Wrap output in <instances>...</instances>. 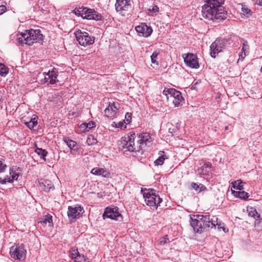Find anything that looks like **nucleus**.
Listing matches in <instances>:
<instances>
[{
  "label": "nucleus",
  "instance_id": "nucleus-1",
  "mask_svg": "<svg viewBox=\"0 0 262 262\" xmlns=\"http://www.w3.org/2000/svg\"><path fill=\"white\" fill-rule=\"evenodd\" d=\"M202 7V16L208 21L219 23L227 18L228 13L222 6L224 0H204Z\"/></svg>",
  "mask_w": 262,
  "mask_h": 262
},
{
  "label": "nucleus",
  "instance_id": "nucleus-2",
  "mask_svg": "<svg viewBox=\"0 0 262 262\" xmlns=\"http://www.w3.org/2000/svg\"><path fill=\"white\" fill-rule=\"evenodd\" d=\"M17 38L18 42L21 45H32L35 42H41L43 35L39 30L30 29L26 30L24 33H20Z\"/></svg>",
  "mask_w": 262,
  "mask_h": 262
},
{
  "label": "nucleus",
  "instance_id": "nucleus-3",
  "mask_svg": "<svg viewBox=\"0 0 262 262\" xmlns=\"http://www.w3.org/2000/svg\"><path fill=\"white\" fill-rule=\"evenodd\" d=\"M141 191L146 205L150 206L151 209L157 208L162 202V199L157 194L156 191L153 189H145Z\"/></svg>",
  "mask_w": 262,
  "mask_h": 262
},
{
  "label": "nucleus",
  "instance_id": "nucleus-4",
  "mask_svg": "<svg viewBox=\"0 0 262 262\" xmlns=\"http://www.w3.org/2000/svg\"><path fill=\"white\" fill-rule=\"evenodd\" d=\"M73 11L76 15L80 16L83 19H93L97 21L102 20V16L101 14L93 9L82 7L78 9H75Z\"/></svg>",
  "mask_w": 262,
  "mask_h": 262
},
{
  "label": "nucleus",
  "instance_id": "nucleus-5",
  "mask_svg": "<svg viewBox=\"0 0 262 262\" xmlns=\"http://www.w3.org/2000/svg\"><path fill=\"white\" fill-rule=\"evenodd\" d=\"M136 134L134 132H130L127 134V136L122 137L119 142V147L125 151L134 152L138 151L140 149V146L133 147L132 143L135 140Z\"/></svg>",
  "mask_w": 262,
  "mask_h": 262
},
{
  "label": "nucleus",
  "instance_id": "nucleus-6",
  "mask_svg": "<svg viewBox=\"0 0 262 262\" xmlns=\"http://www.w3.org/2000/svg\"><path fill=\"white\" fill-rule=\"evenodd\" d=\"M152 142L151 137L149 133H143L136 135V138L134 142L132 143L133 147L140 146V149L138 151H134L140 152L144 149L146 146H149Z\"/></svg>",
  "mask_w": 262,
  "mask_h": 262
},
{
  "label": "nucleus",
  "instance_id": "nucleus-7",
  "mask_svg": "<svg viewBox=\"0 0 262 262\" xmlns=\"http://www.w3.org/2000/svg\"><path fill=\"white\" fill-rule=\"evenodd\" d=\"M74 34L79 44L83 47L91 45L95 41V38L94 36H90L88 33L82 32L80 30L76 31Z\"/></svg>",
  "mask_w": 262,
  "mask_h": 262
},
{
  "label": "nucleus",
  "instance_id": "nucleus-8",
  "mask_svg": "<svg viewBox=\"0 0 262 262\" xmlns=\"http://www.w3.org/2000/svg\"><path fill=\"white\" fill-rule=\"evenodd\" d=\"M10 254L11 257L20 261L25 259L26 250L23 244H17L11 247Z\"/></svg>",
  "mask_w": 262,
  "mask_h": 262
},
{
  "label": "nucleus",
  "instance_id": "nucleus-9",
  "mask_svg": "<svg viewBox=\"0 0 262 262\" xmlns=\"http://www.w3.org/2000/svg\"><path fill=\"white\" fill-rule=\"evenodd\" d=\"M163 94L166 96L169 95L173 98L172 101L176 107L182 105V103L184 100L181 92L173 88L165 89L163 91Z\"/></svg>",
  "mask_w": 262,
  "mask_h": 262
},
{
  "label": "nucleus",
  "instance_id": "nucleus-10",
  "mask_svg": "<svg viewBox=\"0 0 262 262\" xmlns=\"http://www.w3.org/2000/svg\"><path fill=\"white\" fill-rule=\"evenodd\" d=\"M226 40L223 38H217L210 46V55L215 58L216 55L222 52L226 47Z\"/></svg>",
  "mask_w": 262,
  "mask_h": 262
},
{
  "label": "nucleus",
  "instance_id": "nucleus-11",
  "mask_svg": "<svg viewBox=\"0 0 262 262\" xmlns=\"http://www.w3.org/2000/svg\"><path fill=\"white\" fill-rule=\"evenodd\" d=\"M58 71L55 68L52 71H49L48 72H43L42 76L43 77L40 80V82L41 84H54L58 80L56 79L58 76Z\"/></svg>",
  "mask_w": 262,
  "mask_h": 262
},
{
  "label": "nucleus",
  "instance_id": "nucleus-12",
  "mask_svg": "<svg viewBox=\"0 0 262 262\" xmlns=\"http://www.w3.org/2000/svg\"><path fill=\"white\" fill-rule=\"evenodd\" d=\"M196 217L200 220L204 231L210 228H212L214 226L215 222H216L217 217L213 216L210 219L209 215H197Z\"/></svg>",
  "mask_w": 262,
  "mask_h": 262
},
{
  "label": "nucleus",
  "instance_id": "nucleus-13",
  "mask_svg": "<svg viewBox=\"0 0 262 262\" xmlns=\"http://www.w3.org/2000/svg\"><path fill=\"white\" fill-rule=\"evenodd\" d=\"M118 209L117 207L114 206L106 207L102 215L103 219L108 218L116 221L118 220V218L121 216Z\"/></svg>",
  "mask_w": 262,
  "mask_h": 262
},
{
  "label": "nucleus",
  "instance_id": "nucleus-14",
  "mask_svg": "<svg viewBox=\"0 0 262 262\" xmlns=\"http://www.w3.org/2000/svg\"><path fill=\"white\" fill-rule=\"evenodd\" d=\"M184 61L187 66L192 69H198L199 64L196 56L192 53L184 54L182 55Z\"/></svg>",
  "mask_w": 262,
  "mask_h": 262
},
{
  "label": "nucleus",
  "instance_id": "nucleus-15",
  "mask_svg": "<svg viewBox=\"0 0 262 262\" xmlns=\"http://www.w3.org/2000/svg\"><path fill=\"white\" fill-rule=\"evenodd\" d=\"M84 212L83 207L77 205L75 207L69 206L68 216L71 219L79 218Z\"/></svg>",
  "mask_w": 262,
  "mask_h": 262
},
{
  "label": "nucleus",
  "instance_id": "nucleus-16",
  "mask_svg": "<svg viewBox=\"0 0 262 262\" xmlns=\"http://www.w3.org/2000/svg\"><path fill=\"white\" fill-rule=\"evenodd\" d=\"M135 29L139 35L145 37L149 36L152 32L151 27L148 26L145 23L141 24L137 26Z\"/></svg>",
  "mask_w": 262,
  "mask_h": 262
},
{
  "label": "nucleus",
  "instance_id": "nucleus-17",
  "mask_svg": "<svg viewBox=\"0 0 262 262\" xmlns=\"http://www.w3.org/2000/svg\"><path fill=\"white\" fill-rule=\"evenodd\" d=\"M91 173L105 178H111V172L106 168L94 167L91 170Z\"/></svg>",
  "mask_w": 262,
  "mask_h": 262
},
{
  "label": "nucleus",
  "instance_id": "nucleus-18",
  "mask_svg": "<svg viewBox=\"0 0 262 262\" xmlns=\"http://www.w3.org/2000/svg\"><path fill=\"white\" fill-rule=\"evenodd\" d=\"M118 108L115 103L109 104L104 111V116L107 118H114L116 117Z\"/></svg>",
  "mask_w": 262,
  "mask_h": 262
},
{
  "label": "nucleus",
  "instance_id": "nucleus-19",
  "mask_svg": "<svg viewBox=\"0 0 262 262\" xmlns=\"http://www.w3.org/2000/svg\"><path fill=\"white\" fill-rule=\"evenodd\" d=\"M70 256L75 262H85L84 255L80 254L77 249L72 248L71 249Z\"/></svg>",
  "mask_w": 262,
  "mask_h": 262
},
{
  "label": "nucleus",
  "instance_id": "nucleus-20",
  "mask_svg": "<svg viewBox=\"0 0 262 262\" xmlns=\"http://www.w3.org/2000/svg\"><path fill=\"white\" fill-rule=\"evenodd\" d=\"M39 184L40 188L46 192H49L50 190L54 189L53 183L49 180L41 179L39 181Z\"/></svg>",
  "mask_w": 262,
  "mask_h": 262
},
{
  "label": "nucleus",
  "instance_id": "nucleus-21",
  "mask_svg": "<svg viewBox=\"0 0 262 262\" xmlns=\"http://www.w3.org/2000/svg\"><path fill=\"white\" fill-rule=\"evenodd\" d=\"M129 1L127 0H117L115 4V9L117 12L128 11L129 7Z\"/></svg>",
  "mask_w": 262,
  "mask_h": 262
},
{
  "label": "nucleus",
  "instance_id": "nucleus-22",
  "mask_svg": "<svg viewBox=\"0 0 262 262\" xmlns=\"http://www.w3.org/2000/svg\"><path fill=\"white\" fill-rule=\"evenodd\" d=\"M190 222V225L193 228L194 232L201 233L204 231L202 224L201 222H200V220L198 218L193 219L191 217Z\"/></svg>",
  "mask_w": 262,
  "mask_h": 262
},
{
  "label": "nucleus",
  "instance_id": "nucleus-23",
  "mask_svg": "<svg viewBox=\"0 0 262 262\" xmlns=\"http://www.w3.org/2000/svg\"><path fill=\"white\" fill-rule=\"evenodd\" d=\"M211 168V164L209 162L204 163L203 165L198 168L196 170V173L198 175H207L208 174Z\"/></svg>",
  "mask_w": 262,
  "mask_h": 262
},
{
  "label": "nucleus",
  "instance_id": "nucleus-24",
  "mask_svg": "<svg viewBox=\"0 0 262 262\" xmlns=\"http://www.w3.org/2000/svg\"><path fill=\"white\" fill-rule=\"evenodd\" d=\"M63 141L71 150L77 151L79 149V146L77 142L74 140H71L69 137L63 138Z\"/></svg>",
  "mask_w": 262,
  "mask_h": 262
},
{
  "label": "nucleus",
  "instance_id": "nucleus-25",
  "mask_svg": "<svg viewBox=\"0 0 262 262\" xmlns=\"http://www.w3.org/2000/svg\"><path fill=\"white\" fill-rule=\"evenodd\" d=\"M95 126V123L93 121H90L89 123H82L79 126V129L81 132H88L90 129Z\"/></svg>",
  "mask_w": 262,
  "mask_h": 262
},
{
  "label": "nucleus",
  "instance_id": "nucleus-26",
  "mask_svg": "<svg viewBox=\"0 0 262 262\" xmlns=\"http://www.w3.org/2000/svg\"><path fill=\"white\" fill-rule=\"evenodd\" d=\"M190 187L191 189H193L198 193H200L207 190L206 186L201 183L198 184L194 182H192L190 184Z\"/></svg>",
  "mask_w": 262,
  "mask_h": 262
},
{
  "label": "nucleus",
  "instance_id": "nucleus-27",
  "mask_svg": "<svg viewBox=\"0 0 262 262\" xmlns=\"http://www.w3.org/2000/svg\"><path fill=\"white\" fill-rule=\"evenodd\" d=\"M43 226H46L48 224L49 226H51L53 225L52 217L51 215H46L39 222Z\"/></svg>",
  "mask_w": 262,
  "mask_h": 262
},
{
  "label": "nucleus",
  "instance_id": "nucleus-28",
  "mask_svg": "<svg viewBox=\"0 0 262 262\" xmlns=\"http://www.w3.org/2000/svg\"><path fill=\"white\" fill-rule=\"evenodd\" d=\"M232 193L234 194L235 196L244 200H246L249 196V193L244 191H232Z\"/></svg>",
  "mask_w": 262,
  "mask_h": 262
},
{
  "label": "nucleus",
  "instance_id": "nucleus-29",
  "mask_svg": "<svg viewBox=\"0 0 262 262\" xmlns=\"http://www.w3.org/2000/svg\"><path fill=\"white\" fill-rule=\"evenodd\" d=\"M35 152L40 157V158L42 159L44 161H46L45 157L47 156L48 154V152L45 150L41 148H39L35 146Z\"/></svg>",
  "mask_w": 262,
  "mask_h": 262
},
{
  "label": "nucleus",
  "instance_id": "nucleus-30",
  "mask_svg": "<svg viewBox=\"0 0 262 262\" xmlns=\"http://www.w3.org/2000/svg\"><path fill=\"white\" fill-rule=\"evenodd\" d=\"M16 169L17 168L16 167H12L10 168L9 174L11 176V178L12 179L13 182L14 181V180H17L19 176V172H16Z\"/></svg>",
  "mask_w": 262,
  "mask_h": 262
},
{
  "label": "nucleus",
  "instance_id": "nucleus-31",
  "mask_svg": "<svg viewBox=\"0 0 262 262\" xmlns=\"http://www.w3.org/2000/svg\"><path fill=\"white\" fill-rule=\"evenodd\" d=\"M243 184L244 183L241 180L235 181L232 183L233 188L239 190L244 189Z\"/></svg>",
  "mask_w": 262,
  "mask_h": 262
},
{
  "label": "nucleus",
  "instance_id": "nucleus-32",
  "mask_svg": "<svg viewBox=\"0 0 262 262\" xmlns=\"http://www.w3.org/2000/svg\"><path fill=\"white\" fill-rule=\"evenodd\" d=\"M27 126L30 128L32 129L37 124V121L35 118H32L29 121L25 122Z\"/></svg>",
  "mask_w": 262,
  "mask_h": 262
},
{
  "label": "nucleus",
  "instance_id": "nucleus-33",
  "mask_svg": "<svg viewBox=\"0 0 262 262\" xmlns=\"http://www.w3.org/2000/svg\"><path fill=\"white\" fill-rule=\"evenodd\" d=\"M97 140L93 135H89L86 139V143L89 145L96 144L97 143Z\"/></svg>",
  "mask_w": 262,
  "mask_h": 262
},
{
  "label": "nucleus",
  "instance_id": "nucleus-34",
  "mask_svg": "<svg viewBox=\"0 0 262 262\" xmlns=\"http://www.w3.org/2000/svg\"><path fill=\"white\" fill-rule=\"evenodd\" d=\"M9 71V69L4 64L0 63V75L2 76H6Z\"/></svg>",
  "mask_w": 262,
  "mask_h": 262
},
{
  "label": "nucleus",
  "instance_id": "nucleus-35",
  "mask_svg": "<svg viewBox=\"0 0 262 262\" xmlns=\"http://www.w3.org/2000/svg\"><path fill=\"white\" fill-rule=\"evenodd\" d=\"M248 215L254 219H258L260 217V215L257 213L256 210L253 208H251L248 210Z\"/></svg>",
  "mask_w": 262,
  "mask_h": 262
},
{
  "label": "nucleus",
  "instance_id": "nucleus-36",
  "mask_svg": "<svg viewBox=\"0 0 262 262\" xmlns=\"http://www.w3.org/2000/svg\"><path fill=\"white\" fill-rule=\"evenodd\" d=\"M159 54V52H157V51H154L152 55L150 56L151 58V61L152 63L155 64L156 65L158 66L159 65L158 62L156 60V58L157 57Z\"/></svg>",
  "mask_w": 262,
  "mask_h": 262
},
{
  "label": "nucleus",
  "instance_id": "nucleus-37",
  "mask_svg": "<svg viewBox=\"0 0 262 262\" xmlns=\"http://www.w3.org/2000/svg\"><path fill=\"white\" fill-rule=\"evenodd\" d=\"M165 159L163 156H160L155 162V165H162L164 163V160Z\"/></svg>",
  "mask_w": 262,
  "mask_h": 262
},
{
  "label": "nucleus",
  "instance_id": "nucleus-38",
  "mask_svg": "<svg viewBox=\"0 0 262 262\" xmlns=\"http://www.w3.org/2000/svg\"><path fill=\"white\" fill-rule=\"evenodd\" d=\"M222 225H223V224H222V223L221 222H217V219L216 220V222H215V224H214V226L213 227H215L216 226H217V228L219 229H223V230L224 232H226V231H225V228L222 226Z\"/></svg>",
  "mask_w": 262,
  "mask_h": 262
},
{
  "label": "nucleus",
  "instance_id": "nucleus-39",
  "mask_svg": "<svg viewBox=\"0 0 262 262\" xmlns=\"http://www.w3.org/2000/svg\"><path fill=\"white\" fill-rule=\"evenodd\" d=\"M168 242H169V241L167 238V235H165L164 237L161 239L160 243L161 245H164Z\"/></svg>",
  "mask_w": 262,
  "mask_h": 262
},
{
  "label": "nucleus",
  "instance_id": "nucleus-40",
  "mask_svg": "<svg viewBox=\"0 0 262 262\" xmlns=\"http://www.w3.org/2000/svg\"><path fill=\"white\" fill-rule=\"evenodd\" d=\"M125 118L127 123H129L132 120V114L129 113H126Z\"/></svg>",
  "mask_w": 262,
  "mask_h": 262
},
{
  "label": "nucleus",
  "instance_id": "nucleus-41",
  "mask_svg": "<svg viewBox=\"0 0 262 262\" xmlns=\"http://www.w3.org/2000/svg\"><path fill=\"white\" fill-rule=\"evenodd\" d=\"M7 167V165L3 163V161L0 160V173L3 172Z\"/></svg>",
  "mask_w": 262,
  "mask_h": 262
},
{
  "label": "nucleus",
  "instance_id": "nucleus-42",
  "mask_svg": "<svg viewBox=\"0 0 262 262\" xmlns=\"http://www.w3.org/2000/svg\"><path fill=\"white\" fill-rule=\"evenodd\" d=\"M242 11L244 12V13H245L246 14L251 15L252 12L250 9H249L248 8L246 7H243L242 8Z\"/></svg>",
  "mask_w": 262,
  "mask_h": 262
},
{
  "label": "nucleus",
  "instance_id": "nucleus-43",
  "mask_svg": "<svg viewBox=\"0 0 262 262\" xmlns=\"http://www.w3.org/2000/svg\"><path fill=\"white\" fill-rule=\"evenodd\" d=\"M7 10L6 7L4 5L0 6V15L3 14Z\"/></svg>",
  "mask_w": 262,
  "mask_h": 262
},
{
  "label": "nucleus",
  "instance_id": "nucleus-44",
  "mask_svg": "<svg viewBox=\"0 0 262 262\" xmlns=\"http://www.w3.org/2000/svg\"><path fill=\"white\" fill-rule=\"evenodd\" d=\"M4 179L7 182V183H12L13 182L10 176H7L6 177H5Z\"/></svg>",
  "mask_w": 262,
  "mask_h": 262
},
{
  "label": "nucleus",
  "instance_id": "nucleus-45",
  "mask_svg": "<svg viewBox=\"0 0 262 262\" xmlns=\"http://www.w3.org/2000/svg\"><path fill=\"white\" fill-rule=\"evenodd\" d=\"M239 58L242 59V60H243L245 56H246V53H245V52H243L242 51V52H241L239 54Z\"/></svg>",
  "mask_w": 262,
  "mask_h": 262
},
{
  "label": "nucleus",
  "instance_id": "nucleus-46",
  "mask_svg": "<svg viewBox=\"0 0 262 262\" xmlns=\"http://www.w3.org/2000/svg\"><path fill=\"white\" fill-rule=\"evenodd\" d=\"M151 11L153 12H157L159 11V7L157 5H154L152 7Z\"/></svg>",
  "mask_w": 262,
  "mask_h": 262
},
{
  "label": "nucleus",
  "instance_id": "nucleus-47",
  "mask_svg": "<svg viewBox=\"0 0 262 262\" xmlns=\"http://www.w3.org/2000/svg\"><path fill=\"white\" fill-rule=\"evenodd\" d=\"M0 183L1 184H6L7 182L4 179L0 178Z\"/></svg>",
  "mask_w": 262,
  "mask_h": 262
},
{
  "label": "nucleus",
  "instance_id": "nucleus-48",
  "mask_svg": "<svg viewBox=\"0 0 262 262\" xmlns=\"http://www.w3.org/2000/svg\"><path fill=\"white\" fill-rule=\"evenodd\" d=\"M176 131V129L174 128H169V132L172 134L173 133H174Z\"/></svg>",
  "mask_w": 262,
  "mask_h": 262
},
{
  "label": "nucleus",
  "instance_id": "nucleus-49",
  "mask_svg": "<svg viewBox=\"0 0 262 262\" xmlns=\"http://www.w3.org/2000/svg\"><path fill=\"white\" fill-rule=\"evenodd\" d=\"M123 123H122V122H120L119 123H118V125H116V127H117L121 128V127H122V126H123Z\"/></svg>",
  "mask_w": 262,
  "mask_h": 262
},
{
  "label": "nucleus",
  "instance_id": "nucleus-50",
  "mask_svg": "<svg viewBox=\"0 0 262 262\" xmlns=\"http://www.w3.org/2000/svg\"><path fill=\"white\" fill-rule=\"evenodd\" d=\"M246 46H247L245 43L243 44V46L242 50V51L245 52V49L246 47Z\"/></svg>",
  "mask_w": 262,
  "mask_h": 262
},
{
  "label": "nucleus",
  "instance_id": "nucleus-51",
  "mask_svg": "<svg viewBox=\"0 0 262 262\" xmlns=\"http://www.w3.org/2000/svg\"><path fill=\"white\" fill-rule=\"evenodd\" d=\"M229 129V126H226L225 127V130H227Z\"/></svg>",
  "mask_w": 262,
  "mask_h": 262
},
{
  "label": "nucleus",
  "instance_id": "nucleus-52",
  "mask_svg": "<svg viewBox=\"0 0 262 262\" xmlns=\"http://www.w3.org/2000/svg\"><path fill=\"white\" fill-rule=\"evenodd\" d=\"M260 71L262 73V66H261V69H260Z\"/></svg>",
  "mask_w": 262,
  "mask_h": 262
}]
</instances>
